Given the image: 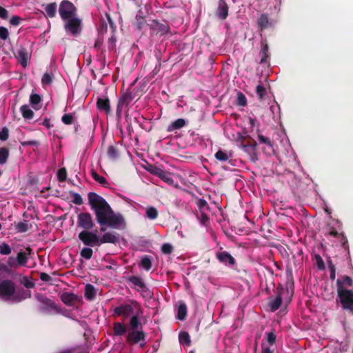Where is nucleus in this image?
I'll return each mask as SVG.
<instances>
[{"label": "nucleus", "instance_id": "6e6552de", "mask_svg": "<svg viewBox=\"0 0 353 353\" xmlns=\"http://www.w3.org/2000/svg\"><path fill=\"white\" fill-rule=\"evenodd\" d=\"M138 309V304L137 303H132L130 304L121 305L114 308V313L117 316H122L124 318H128L134 315V310Z\"/></svg>", "mask_w": 353, "mask_h": 353}, {"label": "nucleus", "instance_id": "a878e982", "mask_svg": "<svg viewBox=\"0 0 353 353\" xmlns=\"http://www.w3.org/2000/svg\"><path fill=\"white\" fill-rule=\"evenodd\" d=\"M76 299V295L72 293L65 292L61 295L62 301L67 305H72Z\"/></svg>", "mask_w": 353, "mask_h": 353}, {"label": "nucleus", "instance_id": "aec40b11", "mask_svg": "<svg viewBox=\"0 0 353 353\" xmlns=\"http://www.w3.org/2000/svg\"><path fill=\"white\" fill-rule=\"evenodd\" d=\"M45 10V15L48 17L52 18L57 13V6L55 3H51L43 6Z\"/></svg>", "mask_w": 353, "mask_h": 353}, {"label": "nucleus", "instance_id": "7ed1b4c3", "mask_svg": "<svg viewBox=\"0 0 353 353\" xmlns=\"http://www.w3.org/2000/svg\"><path fill=\"white\" fill-rule=\"evenodd\" d=\"M150 173L157 176L164 182L169 185H174L175 174L167 170L163 169L160 166L150 165L148 168Z\"/></svg>", "mask_w": 353, "mask_h": 353}, {"label": "nucleus", "instance_id": "7c9ffc66", "mask_svg": "<svg viewBox=\"0 0 353 353\" xmlns=\"http://www.w3.org/2000/svg\"><path fill=\"white\" fill-rule=\"evenodd\" d=\"M28 254L26 252H23L18 253L17 257V264L21 266L26 265L28 259Z\"/></svg>", "mask_w": 353, "mask_h": 353}, {"label": "nucleus", "instance_id": "603ef678", "mask_svg": "<svg viewBox=\"0 0 353 353\" xmlns=\"http://www.w3.org/2000/svg\"><path fill=\"white\" fill-rule=\"evenodd\" d=\"M9 35L8 30L6 28L1 26L0 27V38L3 40H6L8 39Z\"/></svg>", "mask_w": 353, "mask_h": 353}, {"label": "nucleus", "instance_id": "f257e3e1", "mask_svg": "<svg viewBox=\"0 0 353 353\" xmlns=\"http://www.w3.org/2000/svg\"><path fill=\"white\" fill-rule=\"evenodd\" d=\"M88 201L91 208L94 210L97 221L101 226V231L104 232L107 227L117 230L125 228L123 217L119 214H114L103 197L94 192H90Z\"/></svg>", "mask_w": 353, "mask_h": 353}, {"label": "nucleus", "instance_id": "58836bf2", "mask_svg": "<svg viewBox=\"0 0 353 353\" xmlns=\"http://www.w3.org/2000/svg\"><path fill=\"white\" fill-rule=\"evenodd\" d=\"M197 217L201 219V222L203 225H206L209 221V217L205 213V211H199L196 214Z\"/></svg>", "mask_w": 353, "mask_h": 353}, {"label": "nucleus", "instance_id": "9d476101", "mask_svg": "<svg viewBox=\"0 0 353 353\" xmlns=\"http://www.w3.org/2000/svg\"><path fill=\"white\" fill-rule=\"evenodd\" d=\"M216 258L217 260L225 265L234 266L236 261V259L228 252L220 248L216 252Z\"/></svg>", "mask_w": 353, "mask_h": 353}, {"label": "nucleus", "instance_id": "13d9d810", "mask_svg": "<svg viewBox=\"0 0 353 353\" xmlns=\"http://www.w3.org/2000/svg\"><path fill=\"white\" fill-rule=\"evenodd\" d=\"M341 233L338 232L335 228H332L326 234L327 236H332L333 237L339 239Z\"/></svg>", "mask_w": 353, "mask_h": 353}, {"label": "nucleus", "instance_id": "e2e57ef3", "mask_svg": "<svg viewBox=\"0 0 353 353\" xmlns=\"http://www.w3.org/2000/svg\"><path fill=\"white\" fill-rule=\"evenodd\" d=\"M17 263V259L14 257H10L8 261V264L10 267H14Z\"/></svg>", "mask_w": 353, "mask_h": 353}, {"label": "nucleus", "instance_id": "e433bc0d", "mask_svg": "<svg viewBox=\"0 0 353 353\" xmlns=\"http://www.w3.org/2000/svg\"><path fill=\"white\" fill-rule=\"evenodd\" d=\"M92 176L94 178V179L99 182L101 185L103 186H106L108 185L106 179L103 176L99 175L97 172H92Z\"/></svg>", "mask_w": 353, "mask_h": 353}, {"label": "nucleus", "instance_id": "a211bd4d", "mask_svg": "<svg viewBox=\"0 0 353 353\" xmlns=\"http://www.w3.org/2000/svg\"><path fill=\"white\" fill-rule=\"evenodd\" d=\"M179 343L184 347H190L192 343L190 334L186 331H181L178 334Z\"/></svg>", "mask_w": 353, "mask_h": 353}, {"label": "nucleus", "instance_id": "774afa93", "mask_svg": "<svg viewBox=\"0 0 353 353\" xmlns=\"http://www.w3.org/2000/svg\"><path fill=\"white\" fill-rule=\"evenodd\" d=\"M185 125V121L183 119H178V129Z\"/></svg>", "mask_w": 353, "mask_h": 353}, {"label": "nucleus", "instance_id": "2f4dec72", "mask_svg": "<svg viewBox=\"0 0 353 353\" xmlns=\"http://www.w3.org/2000/svg\"><path fill=\"white\" fill-rule=\"evenodd\" d=\"M29 228L30 224L27 221H21L16 224V229L19 232H25L28 230Z\"/></svg>", "mask_w": 353, "mask_h": 353}, {"label": "nucleus", "instance_id": "f03ea898", "mask_svg": "<svg viewBox=\"0 0 353 353\" xmlns=\"http://www.w3.org/2000/svg\"><path fill=\"white\" fill-rule=\"evenodd\" d=\"M30 296L26 291L15 290L14 284L8 280L0 283V297L6 301L19 302Z\"/></svg>", "mask_w": 353, "mask_h": 353}, {"label": "nucleus", "instance_id": "ddd939ff", "mask_svg": "<svg viewBox=\"0 0 353 353\" xmlns=\"http://www.w3.org/2000/svg\"><path fill=\"white\" fill-rule=\"evenodd\" d=\"M353 281L352 278L347 275L343 276L341 278L338 279L336 280L337 294H339L341 290L352 291V290L347 289V288L351 287Z\"/></svg>", "mask_w": 353, "mask_h": 353}, {"label": "nucleus", "instance_id": "b1692460", "mask_svg": "<svg viewBox=\"0 0 353 353\" xmlns=\"http://www.w3.org/2000/svg\"><path fill=\"white\" fill-rule=\"evenodd\" d=\"M256 93L260 101H263L267 96L266 89L262 84L256 85Z\"/></svg>", "mask_w": 353, "mask_h": 353}, {"label": "nucleus", "instance_id": "f3484780", "mask_svg": "<svg viewBox=\"0 0 353 353\" xmlns=\"http://www.w3.org/2000/svg\"><path fill=\"white\" fill-rule=\"evenodd\" d=\"M30 55L28 52L24 48H20L17 51V58L19 62L23 67H26L28 65Z\"/></svg>", "mask_w": 353, "mask_h": 353}, {"label": "nucleus", "instance_id": "79ce46f5", "mask_svg": "<svg viewBox=\"0 0 353 353\" xmlns=\"http://www.w3.org/2000/svg\"><path fill=\"white\" fill-rule=\"evenodd\" d=\"M259 57L261 58L260 59V63H269L270 60V54L269 52H265L263 51L259 52Z\"/></svg>", "mask_w": 353, "mask_h": 353}, {"label": "nucleus", "instance_id": "052dcab7", "mask_svg": "<svg viewBox=\"0 0 353 353\" xmlns=\"http://www.w3.org/2000/svg\"><path fill=\"white\" fill-rule=\"evenodd\" d=\"M8 17V12L6 9L0 6V18L6 19Z\"/></svg>", "mask_w": 353, "mask_h": 353}, {"label": "nucleus", "instance_id": "bb28decb", "mask_svg": "<svg viewBox=\"0 0 353 353\" xmlns=\"http://www.w3.org/2000/svg\"><path fill=\"white\" fill-rule=\"evenodd\" d=\"M41 97L37 94H32L30 97V102L32 105L34 110L40 108Z\"/></svg>", "mask_w": 353, "mask_h": 353}, {"label": "nucleus", "instance_id": "864d4df0", "mask_svg": "<svg viewBox=\"0 0 353 353\" xmlns=\"http://www.w3.org/2000/svg\"><path fill=\"white\" fill-rule=\"evenodd\" d=\"M63 123L69 125L72 123L73 117L70 114H64L61 119Z\"/></svg>", "mask_w": 353, "mask_h": 353}, {"label": "nucleus", "instance_id": "a19ab883", "mask_svg": "<svg viewBox=\"0 0 353 353\" xmlns=\"http://www.w3.org/2000/svg\"><path fill=\"white\" fill-rule=\"evenodd\" d=\"M141 265L145 270H149L152 266V263H151L150 259L147 256L143 257L141 259Z\"/></svg>", "mask_w": 353, "mask_h": 353}, {"label": "nucleus", "instance_id": "0eeeda50", "mask_svg": "<svg viewBox=\"0 0 353 353\" xmlns=\"http://www.w3.org/2000/svg\"><path fill=\"white\" fill-rule=\"evenodd\" d=\"M79 238L86 245H100V237L95 232L82 231L79 234Z\"/></svg>", "mask_w": 353, "mask_h": 353}, {"label": "nucleus", "instance_id": "dca6fc26", "mask_svg": "<svg viewBox=\"0 0 353 353\" xmlns=\"http://www.w3.org/2000/svg\"><path fill=\"white\" fill-rule=\"evenodd\" d=\"M39 301L42 304L41 308L43 311L48 313L57 312V307L52 300L46 297H41Z\"/></svg>", "mask_w": 353, "mask_h": 353}, {"label": "nucleus", "instance_id": "412c9836", "mask_svg": "<svg viewBox=\"0 0 353 353\" xmlns=\"http://www.w3.org/2000/svg\"><path fill=\"white\" fill-rule=\"evenodd\" d=\"M188 308L185 303L180 301L178 305V320L184 321L187 317Z\"/></svg>", "mask_w": 353, "mask_h": 353}, {"label": "nucleus", "instance_id": "69168bd1", "mask_svg": "<svg viewBox=\"0 0 353 353\" xmlns=\"http://www.w3.org/2000/svg\"><path fill=\"white\" fill-rule=\"evenodd\" d=\"M242 146L245 148V151H248L250 149L254 150L256 146V143L254 142L253 144L242 145Z\"/></svg>", "mask_w": 353, "mask_h": 353}, {"label": "nucleus", "instance_id": "c756f323", "mask_svg": "<svg viewBox=\"0 0 353 353\" xmlns=\"http://www.w3.org/2000/svg\"><path fill=\"white\" fill-rule=\"evenodd\" d=\"M9 157V150L5 147L0 148V165H3L7 162Z\"/></svg>", "mask_w": 353, "mask_h": 353}, {"label": "nucleus", "instance_id": "f8f14e48", "mask_svg": "<svg viewBox=\"0 0 353 353\" xmlns=\"http://www.w3.org/2000/svg\"><path fill=\"white\" fill-rule=\"evenodd\" d=\"M127 340L130 343L144 342L145 334L140 330H128Z\"/></svg>", "mask_w": 353, "mask_h": 353}, {"label": "nucleus", "instance_id": "72a5a7b5", "mask_svg": "<svg viewBox=\"0 0 353 353\" xmlns=\"http://www.w3.org/2000/svg\"><path fill=\"white\" fill-rule=\"evenodd\" d=\"M236 104L240 106H245L247 105V99L241 92L237 93Z\"/></svg>", "mask_w": 353, "mask_h": 353}, {"label": "nucleus", "instance_id": "de8ad7c7", "mask_svg": "<svg viewBox=\"0 0 353 353\" xmlns=\"http://www.w3.org/2000/svg\"><path fill=\"white\" fill-rule=\"evenodd\" d=\"M258 139L261 143H264L268 146L272 147V143L269 138L262 134H258Z\"/></svg>", "mask_w": 353, "mask_h": 353}, {"label": "nucleus", "instance_id": "0e129e2a", "mask_svg": "<svg viewBox=\"0 0 353 353\" xmlns=\"http://www.w3.org/2000/svg\"><path fill=\"white\" fill-rule=\"evenodd\" d=\"M261 49L260 51H263V52H269V46H268V44L267 43H265V41H262L261 42Z\"/></svg>", "mask_w": 353, "mask_h": 353}, {"label": "nucleus", "instance_id": "c03bdc74", "mask_svg": "<svg viewBox=\"0 0 353 353\" xmlns=\"http://www.w3.org/2000/svg\"><path fill=\"white\" fill-rule=\"evenodd\" d=\"M315 260L319 270H324L325 266L322 257L319 254L315 255Z\"/></svg>", "mask_w": 353, "mask_h": 353}, {"label": "nucleus", "instance_id": "338daca9", "mask_svg": "<svg viewBox=\"0 0 353 353\" xmlns=\"http://www.w3.org/2000/svg\"><path fill=\"white\" fill-rule=\"evenodd\" d=\"M42 124L48 129H50L52 127V124L48 118H45L42 122Z\"/></svg>", "mask_w": 353, "mask_h": 353}, {"label": "nucleus", "instance_id": "9b49d317", "mask_svg": "<svg viewBox=\"0 0 353 353\" xmlns=\"http://www.w3.org/2000/svg\"><path fill=\"white\" fill-rule=\"evenodd\" d=\"M77 225L84 229V231L92 229L94 225V222L90 214L88 212L79 214L77 217Z\"/></svg>", "mask_w": 353, "mask_h": 353}, {"label": "nucleus", "instance_id": "680f3d73", "mask_svg": "<svg viewBox=\"0 0 353 353\" xmlns=\"http://www.w3.org/2000/svg\"><path fill=\"white\" fill-rule=\"evenodd\" d=\"M261 353H274V352L270 349V347L265 346L263 343H262Z\"/></svg>", "mask_w": 353, "mask_h": 353}, {"label": "nucleus", "instance_id": "393cba45", "mask_svg": "<svg viewBox=\"0 0 353 353\" xmlns=\"http://www.w3.org/2000/svg\"><path fill=\"white\" fill-rule=\"evenodd\" d=\"M97 105L98 109H99L101 110H103L107 112L110 110L109 100L107 99H102V98L99 99L97 101Z\"/></svg>", "mask_w": 353, "mask_h": 353}, {"label": "nucleus", "instance_id": "c9c22d12", "mask_svg": "<svg viewBox=\"0 0 353 353\" xmlns=\"http://www.w3.org/2000/svg\"><path fill=\"white\" fill-rule=\"evenodd\" d=\"M140 323L138 320V318L135 315H132L130 321V330H139V326Z\"/></svg>", "mask_w": 353, "mask_h": 353}, {"label": "nucleus", "instance_id": "4be33fe9", "mask_svg": "<svg viewBox=\"0 0 353 353\" xmlns=\"http://www.w3.org/2000/svg\"><path fill=\"white\" fill-rule=\"evenodd\" d=\"M21 113L25 119H32L34 112L28 105H23L20 108Z\"/></svg>", "mask_w": 353, "mask_h": 353}, {"label": "nucleus", "instance_id": "37998d69", "mask_svg": "<svg viewBox=\"0 0 353 353\" xmlns=\"http://www.w3.org/2000/svg\"><path fill=\"white\" fill-rule=\"evenodd\" d=\"M11 252V248L7 243H2L0 245V253L3 255H8Z\"/></svg>", "mask_w": 353, "mask_h": 353}, {"label": "nucleus", "instance_id": "20e7f679", "mask_svg": "<svg viewBox=\"0 0 353 353\" xmlns=\"http://www.w3.org/2000/svg\"><path fill=\"white\" fill-rule=\"evenodd\" d=\"M337 295L342 309L353 315V291L341 290Z\"/></svg>", "mask_w": 353, "mask_h": 353}, {"label": "nucleus", "instance_id": "423d86ee", "mask_svg": "<svg viewBox=\"0 0 353 353\" xmlns=\"http://www.w3.org/2000/svg\"><path fill=\"white\" fill-rule=\"evenodd\" d=\"M64 21V28L68 34L76 36L81 32V20L77 17H72Z\"/></svg>", "mask_w": 353, "mask_h": 353}, {"label": "nucleus", "instance_id": "09e8293b", "mask_svg": "<svg viewBox=\"0 0 353 353\" xmlns=\"http://www.w3.org/2000/svg\"><path fill=\"white\" fill-rule=\"evenodd\" d=\"M130 281L134 285L140 288L141 289L144 288V283L141 279L138 277H132L130 279Z\"/></svg>", "mask_w": 353, "mask_h": 353}, {"label": "nucleus", "instance_id": "4468645a", "mask_svg": "<svg viewBox=\"0 0 353 353\" xmlns=\"http://www.w3.org/2000/svg\"><path fill=\"white\" fill-rule=\"evenodd\" d=\"M257 25L260 31H263L265 29L273 26L274 23L272 19L268 17L266 13L261 14L257 20Z\"/></svg>", "mask_w": 353, "mask_h": 353}, {"label": "nucleus", "instance_id": "c85d7f7f", "mask_svg": "<svg viewBox=\"0 0 353 353\" xmlns=\"http://www.w3.org/2000/svg\"><path fill=\"white\" fill-rule=\"evenodd\" d=\"M114 332L115 335L121 336L126 332V328L123 323H115L114 325Z\"/></svg>", "mask_w": 353, "mask_h": 353}, {"label": "nucleus", "instance_id": "2eb2a0df", "mask_svg": "<svg viewBox=\"0 0 353 353\" xmlns=\"http://www.w3.org/2000/svg\"><path fill=\"white\" fill-rule=\"evenodd\" d=\"M229 7L225 0H219L216 15L221 20H225L228 16Z\"/></svg>", "mask_w": 353, "mask_h": 353}, {"label": "nucleus", "instance_id": "a18cd8bd", "mask_svg": "<svg viewBox=\"0 0 353 353\" xmlns=\"http://www.w3.org/2000/svg\"><path fill=\"white\" fill-rule=\"evenodd\" d=\"M108 156L112 159H115L118 157V152L113 146H109L108 149Z\"/></svg>", "mask_w": 353, "mask_h": 353}, {"label": "nucleus", "instance_id": "5701e85b", "mask_svg": "<svg viewBox=\"0 0 353 353\" xmlns=\"http://www.w3.org/2000/svg\"><path fill=\"white\" fill-rule=\"evenodd\" d=\"M215 158L220 161H226L231 157L232 154L226 151L219 150L214 154Z\"/></svg>", "mask_w": 353, "mask_h": 353}, {"label": "nucleus", "instance_id": "4c0bfd02", "mask_svg": "<svg viewBox=\"0 0 353 353\" xmlns=\"http://www.w3.org/2000/svg\"><path fill=\"white\" fill-rule=\"evenodd\" d=\"M81 256L85 259H91L92 256V250L89 248H84L81 251Z\"/></svg>", "mask_w": 353, "mask_h": 353}, {"label": "nucleus", "instance_id": "8fccbe9b", "mask_svg": "<svg viewBox=\"0 0 353 353\" xmlns=\"http://www.w3.org/2000/svg\"><path fill=\"white\" fill-rule=\"evenodd\" d=\"M52 77L48 73H45L41 79V82L43 85H50L52 83Z\"/></svg>", "mask_w": 353, "mask_h": 353}, {"label": "nucleus", "instance_id": "6e6d98bb", "mask_svg": "<svg viewBox=\"0 0 353 353\" xmlns=\"http://www.w3.org/2000/svg\"><path fill=\"white\" fill-rule=\"evenodd\" d=\"M161 250L163 253L165 254H169L172 252V247L170 244L169 243H165L162 245L161 247Z\"/></svg>", "mask_w": 353, "mask_h": 353}, {"label": "nucleus", "instance_id": "f704fd0d", "mask_svg": "<svg viewBox=\"0 0 353 353\" xmlns=\"http://www.w3.org/2000/svg\"><path fill=\"white\" fill-rule=\"evenodd\" d=\"M266 340L270 346L275 344L276 340V335L274 330L266 334Z\"/></svg>", "mask_w": 353, "mask_h": 353}, {"label": "nucleus", "instance_id": "ea45409f", "mask_svg": "<svg viewBox=\"0 0 353 353\" xmlns=\"http://www.w3.org/2000/svg\"><path fill=\"white\" fill-rule=\"evenodd\" d=\"M146 215L150 219H154L157 217V210L152 207H150L146 210Z\"/></svg>", "mask_w": 353, "mask_h": 353}, {"label": "nucleus", "instance_id": "4d7b16f0", "mask_svg": "<svg viewBox=\"0 0 353 353\" xmlns=\"http://www.w3.org/2000/svg\"><path fill=\"white\" fill-rule=\"evenodd\" d=\"M21 21V19L19 17L13 16L10 20V23L12 26H18L19 25Z\"/></svg>", "mask_w": 353, "mask_h": 353}, {"label": "nucleus", "instance_id": "1a4fd4ad", "mask_svg": "<svg viewBox=\"0 0 353 353\" xmlns=\"http://www.w3.org/2000/svg\"><path fill=\"white\" fill-rule=\"evenodd\" d=\"M283 292L284 289L282 287H278L276 290V296L269 298L268 305L272 312L276 311L281 307Z\"/></svg>", "mask_w": 353, "mask_h": 353}, {"label": "nucleus", "instance_id": "5fc2aeb1", "mask_svg": "<svg viewBox=\"0 0 353 353\" xmlns=\"http://www.w3.org/2000/svg\"><path fill=\"white\" fill-rule=\"evenodd\" d=\"M339 239H340L342 247L345 249H347L348 247L347 239L343 233L341 234Z\"/></svg>", "mask_w": 353, "mask_h": 353}, {"label": "nucleus", "instance_id": "bf43d9fd", "mask_svg": "<svg viewBox=\"0 0 353 353\" xmlns=\"http://www.w3.org/2000/svg\"><path fill=\"white\" fill-rule=\"evenodd\" d=\"M73 202L77 205H81L83 203V199L79 194L76 193L74 194Z\"/></svg>", "mask_w": 353, "mask_h": 353}, {"label": "nucleus", "instance_id": "39448f33", "mask_svg": "<svg viewBox=\"0 0 353 353\" xmlns=\"http://www.w3.org/2000/svg\"><path fill=\"white\" fill-rule=\"evenodd\" d=\"M59 13L63 21L77 17L76 8L68 1H61L59 8Z\"/></svg>", "mask_w": 353, "mask_h": 353}, {"label": "nucleus", "instance_id": "3c124183", "mask_svg": "<svg viewBox=\"0 0 353 353\" xmlns=\"http://www.w3.org/2000/svg\"><path fill=\"white\" fill-rule=\"evenodd\" d=\"M57 176L59 181H65L67 176L66 170L65 168L59 169L57 172Z\"/></svg>", "mask_w": 353, "mask_h": 353}, {"label": "nucleus", "instance_id": "49530a36", "mask_svg": "<svg viewBox=\"0 0 353 353\" xmlns=\"http://www.w3.org/2000/svg\"><path fill=\"white\" fill-rule=\"evenodd\" d=\"M9 137V130L8 128L6 127H3L0 130V140L1 141H6Z\"/></svg>", "mask_w": 353, "mask_h": 353}, {"label": "nucleus", "instance_id": "cd10ccee", "mask_svg": "<svg viewBox=\"0 0 353 353\" xmlns=\"http://www.w3.org/2000/svg\"><path fill=\"white\" fill-rule=\"evenodd\" d=\"M95 294L96 292L94 288L90 284H87L85 288V297L89 300H92L94 297Z\"/></svg>", "mask_w": 353, "mask_h": 353}, {"label": "nucleus", "instance_id": "6ab92c4d", "mask_svg": "<svg viewBox=\"0 0 353 353\" xmlns=\"http://www.w3.org/2000/svg\"><path fill=\"white\" fill-rule=\"evenodd\" d=\"M118 236L114 233L106 232L100 237V245L106 243H115L118 242Z\"/></svg>", "mask_w": 353, "mask_h": 353}, {"label": "nucleus", "instance_id": "473e14b6", "mask_svg": "<svg viewBox=\"0 0 353 353\" xmlns=\"http://www.w3.org/2000/svg\"><path fill=\"white\" fill-rule=\"evenodd\" d=\"M196 205L199 209V211L210 210V206L207 201L203 199H199L196 201Z\"/></svg>", "mask_w": 353, "mask_h": 353}]
</instances>
